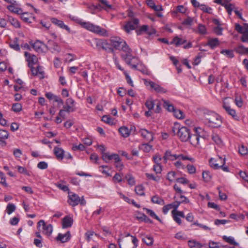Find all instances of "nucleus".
<instances>
[{
    "mask_svg": "<svg viewBox=\"0 0 248 248\" xmlns=\"http://www.w3.org/2000/svg\"><path fill=\"white\" fill-rule=\"evenodd\" d=\"M172 132L177 135L180 140L182 142H186L189 139L190 131V129L186 126L179 127L178 124H175V127L172 129Z\"/></svg>",
    "mask_w": 248,
    "mask_h": 248,
    "instance_id": "nucleus-2",
    "label": "nucleus"
},
{
    "mask_svg": "<svg viewBox=\"0 0 248 248\" xmlns=\"http://www.w3.org/2000/svg\"><path fill=\"white\" fill-rule=\"evenodd\" d=\"M53 152L58 159L62 160L64 157V151L60 147H55Z\"/></svg>",
    "mask_w": 248,
    "mask_h": 248,
    "instance_id": "nucleus-21",
    "label": "nucleus"
},
{
    "mask_svg": "<svg viewBox=\"0 0 248 248\" xmlns=\"http://www.w3.org/2000/svg\"><path fill=\"white\" fill-rule=\"evenodd\" d=\"M71 238V234L69 231L67 232L65 234L59 233L56 237V240L60 241L62 243L68 242Z\"/></svg>",
    "mask_w": 248,
    "mask_h": 248,
    "instance_id": "nucleus-19",
    "label": "nucleus"
},
{
    "mask_svg": "<svg viewBox=\"0 0 248 248\" xmlns=\"http://www.w3.org/2000/svg\"><path fill=\"white\" fill-rule=\"evenodd\" d=\"M209 163L211 167L215 170L220 168L225 164V158L220 156H218L217 159L211 158L209 160Z\"/></svg>",
    "mask_w": 248,
    "mask_h": 248,
    "instance_id": "nucleus-7",
    "label": "nucleus"
},
{
    "mask_svg": "<svg viewBox=\"0 0 248 248\" xmlns=\"http://www.w3.org/2000/svg\"><path fill=\"white\" fill-rule=\"evenodd\" d=\"M80 24L82 27L87 30L96 34L105 35L107 33V31L105 29H102L100 27L94 25L90 22L81 21Z\"/></svg>",
    "mask_w": 248,
    "mask_h": 248,
    "instance_id": "nucleus-5",
    "label": "nucleus"
},
{
    "mask_svg": "<svg viewBox=\"0 0 248 248\" xmlns=\"http://www.w3.org/2000/svg\"><path fill=\"white\" fill-rule=\"evenodd\" d=\"M135 191L137 194L140 196H143L144 193V188L141 185H139L135 186Z\"/></svg>",
    "mask_w": 248,
    "mask_h": 248,
    "instance_id": "nucleus-36",
    "label": "nucleus"
},
{
    "mask_svg": "<svg viewBox=\"0 0 248 248\" xmlns=\"http://www.w3.org/2000/svg\"><path fill=\"white\" fill-rule=\"evenodd\" d=\"M230 222V220L216 219L214 221V224L217 226H219L220 225H224L226 223H229Z\"/></svg>",
    "mask_w": 248,
    "mask_h": 248,
    "instance_id": "nucleus-55",
    "label": "nucleus"
},
{
    "mask_svg": "<svg viewBox=\"0 0 248 248\" xmlns=\"http://www.w3.org/2000/svg\"><path fill=\"white\" fill-rule=\"evenodd\" d=\"M139 20L136 18H133L126 22L122 29L127 33H130L131 31L135 30L139 24Z\"/></svg>",
    "mask_w": 248,
    "mask_h": 248,
    "instance_id": "nucleus-6",
    "label": "nucleus"
},
{
    "mask_svg": "<svg viewBox=\"0 0 248 248\" xmlns=\"http://www.w3.org/2000/svg\"><path fill=\"white\" fill-rule=\"evenodd\" d=\"M12 109L15 112H20L22 110V105L18 103L13 104Z\"/></svg>",
    "mask_w": 248,
    "mask_h": 248,
    "instance_id": "nucleus-46",
    "label": "nucleus"
},
{
    "mask_svg": "<svg viewBox=\"0 0 248 248\" xmlns=\"http://www.w3.org/2000/svg\"><path fill=\"white\" fill-rule=\"evenodd\" d=\"M178 159H182L183 160H188L192 162H194L195 161L194 158L192 157H190L186 155H184L183 154H180L177 155Z\"/></svg>",
    "mask_w": 248,
    "mask_h": 248,
    "instance_id": "nucleus-57",
    "label": "nucleus"
},
{
    "mask_svg": "<svg viewBox=\"0 0 248 248\" xmlns=\"http://www.w3.org/2000/svg\"><path fill=\"white\" fill-rule=\"evenodd\" d=\"M51 22L54 24L57 25L61 29L65 30L68 33H71V30L70 28L65 25L63 22L62 20H59L56 18H52L51 19Z\"/></svg>",
    "mask_w": 248,
    "mask_h": 248,
    "instance_id": "nucleus-14",
    "label": "nucleus"
},
{
    "mask_svg": "<svg viewBox=\"0 0 248 248\" xmlns=\"http://www.w3.org/2000/svg\"><path fill=\"white\" fill-rule=\"evenodd\" d=\"M145 84L146 86H150L152 89L154 90L158 93H164L167 92V90L161 86L152 81H145Z\"/></svg>",
    "mask_w": 248,
    "mask_h": 248,
    "instance_id": "nucleus-9",
    "label": "nucleus"
},
{
    "mask_svg": "<svg viewBox=\"0 0 248 248\" xmlns=\"http://www.w3.org/2000/svg\"><path fill=\"white\" fill-rule=\"evenodd\" d=\"M110 41L111 46L114 47V49L122 50L125 53L132 51L131 49L127 45L126 42L120 37H112Z\"/></svg>",
    "mask_w": 248,
    "mask_h": 248,
    "instance_id": "nucleus-1",
    "label": "nucleus"
},
{
    "mask_svg": "<svg viewBox=\"0 0 248 248\" xmlns=\"http://www.w3.org/2000/svg\"><path fill=\"white\" fill-rule=\"evenodd\" d=\"M125 178L126 179L128 184L130 186H134L135 184V179L131 174L126 175Z\"/></svg>",
    "mask_w": 248,
    "mask_h": 248,
    "instance_id": "nucleus-44",
    "label": "nucleus"
},
{
    "mask_svg": "<svg viewBox=\"0 0 248 248\" xmlns=\"http://www.w3.org/2000/svg\"><path fill=\"white\" fill-rule=\"evenodd\" d=\"M123 173H116L113 177L114 182L120 183L122 181Z\"/></svg>",
    "mask_w": 248,
    "mask_h": 248,
    "instance_id": "nucleus-51",
    "label": "nucleus"
},
{
    "mask_svg": "<svg viewBox=\"0 0 248 248\" xmlns=\"http://www.w3.org/2000/svg\"><path fill=\"white\" fill-rule=\"evenodd\" d=\"M131 52H126L125 54H122L121 57L132 68L137 70L140 61L137 57L131 55Z\"/></svg>",
    "mask_w": 248,
    "mask_h": 248,
    "instance_id": "nucleus-4",
    "label": "nucleus"
},
{
    "mask_svg": "<svg viewBox=\"0 0 248 248\" xmlns=\"http://www.w3.org/2000/svg\"><path fill=\"white\" fill-rule=\"evenodd\" d=\"M163 107L166 108L169 111L174 112L176 108L170 103L169 101L164 100Z\"/></svg>",
    "mask_w": 248,
    "mask_h": 248,
    "instance_id": "nucleus-32",
    "label": "nucleus"
},
{
    "mask_svg": "<svg viewBox=\"0 0 248 248\" xmlns=\"http://www.w3.org/2000/svg\"><path fill=\"white\" fill-rule=\"evenodd\" d=\"M65 181L61 180L57 182L55 185L60 189L62 190L64 192H68V193L69 194L70 191L69 188L68 186L65 185Z\"/></svg>",
    "mask_w": 248,
    "mask_h": 248,
    "instance_id": "nucleus-26",
    "label": "nucleus"
},
{
    "mask_svg": "<svg viewBox=\"0 0 248 248\" xmlns=\"http://www.w3.org/2000/svg\"><path fill=\"white\" fill-rule=\"evenodd\" d=\"M145 105L149 110H152L155 107L154 101L153 99H148L146 100Z\"/></svg>",
    "mask_w": 248,
    "mask_h": 248,
    "instance_id": "nucleus-41",
    "label": "nucleus"
},
{
    "mask_svg": "<svg viewBox=\"0 0 248 248\" xmlns=\"http://www.w3.org/2000/svg\"><path fill=\"white\" fill-rule=\"evenodd\" d=\"M143 210L146 211V213L148 214L149 216H150L151 217L156 219V220L159 221L161 222V219L159 218V217L156 216V215L155 214V213L151 209L144 208H143Z\"/></svg>",
    "mask_w": 248,
    "mask_h": 248,
    "instance_id": "nucleus-37",
    "label": "nucleus"
},
{
    "mask_svg": "<svg viewBox=\"0 0 248 248\" xmlns=\"http://www.w3.org/2000/svg\"><path fill=\"white\" fill-rule=\"evenodd\" d=\"M174 116L179 119H184L185 117V115L183 112V111L180 109H175L173 112Z\"/></svg>",
    "mask_w": 248,
    "mask_h": 248,
    "instance_id": "nucleus-38",
    "label": "nucleus"
},
{
    "mask_svg": "<svg viewBox=\"0 0 248 248\" xmlns=\"http://www.w3.org/2000/svg\"><path fill=\"white\" fill-rule=\"evenodd\" d=\"M119 131L121 135L124 138L128 137L130 135V131L125 126H122L119 129Z\"/></svg>",
    "mask_w": 248,
    "mask_h": 248,
    "instance_id": "nucleus-31",
    "label": "nucleus"
},
{
    "mask_svg": "<svg viewBox=\"0 0 248 248\" xmlns=\"http://www.w3.org/2000/svg\"><path fill=\"white\" fill-rule=\"evenodd\" d=\"M176 173L174 171H170L167 173V179L170 182H173L175 179Z\"/></svg>",
    "mask_w": 248,
    "mask_h": 248,
    "instance_id": "nucleus-54",
    "label": "nucleus"
},
{
    "mask_svg": "<svg viewBox=\"0 0 248 248\" xmlns=\"http://www.w3.org/2000/svg\"><path fill=\"white\" fill-rule=\"evenodd\" d=\"M15 4H11L7 6V9L11 12L20 15L22 13V10L21 8L16 7Z\"/></svg>",
    "mask_w": 248,
    "mask_h": 248,
    "instance_id": "nucleus-27",
    "label": "nucleus"
},
{
    "mask_svg": "<svg viewBox=\"0 0 248 248\" xmlns=\"http://www.w3.org/2000/svg\"><path fill=\"white\" fill-rule=\"evenodd\" d=\"M99 2L104 5L103 6L104 9L107 10L111 8V5L108 4L107 0H99Z\"/></svg>",
    "mask_w": 248,
    "mask_h": 248,
    "instance_id": "nucleus-60",
    "label": "nucleus"
},
{
    "mask_svg": "<svg viewBox=\"0 0 248 248\" xmlns=\"http://www.w3.org/2000/svg\"><path fill=\"white\" fill-rule=\"evenodd\" d=\"M141 136L148 142H151L153 140L154 137L153 133L151 132L148 131L145 129H142L140 130Z\"/></svg>",
    "mask_w": 248,
    "mask_h": 248,
    "instance_id": "nucleus-15",
    "label": "nucleus"
},
{
    "mask_svg": "<svg viewBox=\"0 0 248 248\" xmlns=\"http://www.w3.org/2000/svg\"><path fill=\"white\" fill-rule=\"evenodd\" d=\"M222 5L223 6L225 9H226L229 15H231V13L232 10H234L235 5L232 3H229L227 1H224L222 4Z\"/></svg>",
    "mask_w": 248,
    "mask_h": 248,
    "instance_id": "nucleus-29",
    "label": "nucleus"
},
{
    "mask_svg": "<svg viewBox=\"0 0 248 248\" xmlns=\"http://www.w3.org/2000/svg\"><path fill=\"white\" fill-rule=\"evenodd\" d=\"M241 40L242 42L248 43V30H246L243 32L241 37Z\"/></svg>",
    "mask_w": 248,
    "mask_h": 248,
    "instance_id": "nucleus-49",
    "label": "nucleus"
},
{
    "mask_svg": "<svg viewBox=\"0 0 248 248\" xmlns=\"http://www.w3.org/2000/svg\"><path fill=\"white\" fill-rule=\"evenodd\" d=\"M145 175L148 179L149 180H152L155 182H158L160 179V177L159 176H155L153 174L146 173H145Z\"/></svg>",
    "mask_w": 248,
    "mask_h": 248,
    "instance_id": "nucleus-39",
    "label": "nucleus"
},
{
    "mask_svg": "<svg viewBox=\"0 0 248 248\" xmlns=\"http://www.w3.org/2000/svg\"><path fill=\"white\" fill-rule=\"evenodd\" d=\"M140 237L142 241L148 246H152L153 245L154 239L151 234H140Z\"/></svg>",
    "mask_w": 248,
    "mask_h": 248,
    "instance_id": "nucleus-13",
    "label": "nucleus"
},
{
    "mask_svg": "<svg viewBox=\"0 0 248 248\" xmlns=\"http://www.w3.org/2000/svg\"><path fill=\"white\" fill-rule=\"evenodd\" d=\"M104 212V209L101 207H99L98 209L93 212L92 215V217L95 218L99 215H101Z\"/></svg>",
    "mask_w": 248,
    "mask_h": 248,
    "instance_id": "nucleus-40",
    "label": "nucleus"
},
{
    "mask_svg": "<svg viewBox=\"0 0 248 248\" xmlns=\"http://www.w3.org/2000/svg\"><path fill=\"white\" fill-rule=\"evenodd\" d=\"M206 120L208 121L210 125L214 127H219L222 124L220 116L214 112H210L205 116Z\"/></svg>",
    "mask_w": 248,
    "mask_h": 248,
    "instance_id": "nucleus-3",
    "label": "nucleus"
},
{
    "mask_svg": "<svg viewBox=\"0 0 248 248\" xmlns=\"http://www.w3.org/2000/svg\"><path fill=\"white\" fill-rule=\"evenodd\" d=\"M80 202V197L78 195L70 192L68 195V202L72 206L78 205Z\"/></svg>",
    "mask_w": 248,
    "mask_h": 248,
    "instance_id": "nucleus-11",
    "label": "nucleus"
},
{
    "mask_svg": "<svg viewBox=\"0 0 248 248\" xmlns=\"http://www.w3.org/2000/svg\"><path fill=\"white\" fill-rule=\"evenodd\" d=\"M177 155L172 154L170 150H167L165 153L163 157V160L164 163H166L168 160L174 161L178 159Z\"/></svg>",
    "mask_w": 248,
    "mask_h": 248,
    "instance_id": "nucleus-18",
    "label": "nucleus"
},
{
    "mask_svg": "<svg viewBox=\"0 0 248 248\" xmlns=\"http://www.w3.org/2000/svg\"><path fill=\"white\" fill-rule=\"evenodd\" d=\"M171 214L174 220L178 224H181L182 221L180 217H185L184 212L173 210L171 211Z\"/></svg>",
    "mask_w": 248,
    "mask_h": 248,
    "instance_id": "nucleus-12",
    "label": "nucleus"
},
{
    "mask_svg": "<svg viewBox=\"0 0 248 248\" xmlns=\"http://www.w3.org/2000/svg\"><path fill=\"white\" fill-rule=\"evenodd\" d=\"M84 4L88 8V12L92 14H95L96 13V11L95 10V5L93 4H88L87 3H85Z\"/></svg>",
    "mask_w": 248,
    "mask_h": 248,
    "instance_id": "nucleus-43",
    "label": "nucleus"
},
{
    "mask_svg": "<svg viewBox=\"0 0 248 248\" xmlns=\"http://www.w3.org/2000/svg\"><path fill=\"white\" fill-rule=\"evenodd\" d=\"M9 21L11 24L16 28H19L20 27V24L19 21L15 18H9Z\"/></svg>",
    "mask_w": 248,
    "mask_h": 248,
    "instance_id": "nucleus-53",
    "label": "nucleus"
},
{
    "mask_svg": "<svg viewBox=\"0 0 248 248\" xmlns=\"http://www.w3.org/2000/svg\"><path fill=\"white\" fill-rule=\"evenodd\" d=\"M219 41L217 38H209L207 44V45H208L210 48L212 49L219 46Z\"/></svg>",
    "mask_w": 248,
    "mask_h": 248,
    "instance_id": "nucleus-23",
    "label": "nucleus"
},
{
    "mask_svg": "<svg viewBox=\"0 0 248 248\" xmlns=\"http://www.w3.org/2000/svg\"><path fill=\"white\" fill-rule=\"evenodd\" d=\"M111 44H109L107 41H106L102 49L107 52L113 53L114 55H115L114 47L113 46L111 47Z\"/></svg>",
    "mask_w": 248,
    "mask_h": 248,
    "instance_id": "nucleus-33",
    "label": "nucleus"
},
{
    "mask_svg": "<svg viewBox=\"0 0 248 248\" xmlns=\"http://www.w3.org/2000/svg\"><path fill=\"white\" fill-rule=\"evenodd\" d=\"M195 31L200 35H205L207 33V28L205 25L202 24H199L197 30Z\"/></svg>",
    "mask_w": 248,
    "mask_h": 248,
    "instance_id": "nucleus-28",
    "label": "nucleus"
},
{
    "mask_svg": "<svg viewBox=\"0 0 248 248\" xmlns=\"http://www.w3.org/2000/svg\"><path fill=\"white\" fill-rule=\"evenodd\" d=\"M239 152L242 155H247L248 153L247 147L243 145H242L239 148Z\"/></svg>",
    "mask_w": 248,
    "mask_h": 248,
    "instance_id": "nucleus-61",
    "label": "nucleus"
},
{
    "mask_svg": "<svg viewBox=\"0 0 248 248\" xmlns=\"http://www.w3.org/2000/svg\"><path fill=\"white\" fill-rule=\"evenodd\" d=\"M32 47L33 49L37 52H42L43 49L42 46H44L45 47H46V45L44 44L43 42L41 41L37 40L35 41L33 44L32 45Z\"/></svg>",
    "mask_w": 248,
    "mask_h": 248,
    "instance_id": "nucleus-24",
    "label": "nucleus"
},
{
    "mask_svg": "<svg viewBox=\"0 0 248 248\" xmlns=\"http://www.w3.org/2000/svg\"><path fill=\"white\" fill-rule=\"evenodd\" d=\"M200 136L195 134H191L190 133L188 140L190 144L194 147H196L199 144Z\"/></svg>",
    "mask_w": 248,
    "mask_h": 248,
    "instance_id": "nucleus-22",
    "label": "nucleus"
},
{
    "mask_svg": "<svg viewBox=\"0 0 248 248\" xmlns=\"http://www.w3.org/2000/svg\"><path fill=\"white\" fill-rule=\"evenodd\" d=\"M42 227L43 233L47 236L51 235L53 231L52 225L46 224L44 220H40L37 223V227Z\"/></svg>",
    "mask_w": 248,
    "mask_h": 248,
    "instance_id": "nucleus-8",
    "label": "nucleus"
},
{
    "mask_svg": "<svg viewBox=\"0 0 248 248\" xmlns=\"http://www.w3.org/2000/svg\"><path fill=\"white\" fill-rule=\"evenodd\" d=\"M25 56L27 58L29 67H31L34 64H36L38 62V59L37 57L34 55H31L30 53L27 52H25Z\"/></svg>",
    "mask_w": 248,
    "mask_h": 248,
    "instance_id": "nucleus-17",
    "label": "nucleus"
},
{
    "mask_svg": "<svg viewBox=\"0 0 248 248\" xmlns=\"http://www.w3.org/2000/svg\"><path fill=\"white\" fill-rule=\"evenodd\" d=\"M148 29V25H142L141 26L139 30L136 31V33L137 35H139L141 34L143 32H147V31Z\"/></svg>",
    "mask_w": 248,
    "mask_h": 248,
    "instance_id": "nucleus-47",
    "label": "nucleus"
},
{
    "mask_svg": "<svg viewBox=\"0 0 248 248\" xmlns=\"http://www.w3.org/2000/svg\"><path fill=\"white\" fill-rule=\"evenodd\" d=\"M115 161V167L118 170L121 171L123 170L124 168V165L123 163L121 161V159L120 156H119V160H114Z\"/></svg>",
    "mask_w": 248,
    "mask_h": 248,
    "instance_id": "nucleus-45",
    "label": "nucleus"
},
{
    "mask_svg": "<svg viewBox=\"0 0 248 248\" xmlns=\"http://www.w3.org/2000/svg\"><path fill=\"white\" fill-rule=\"evenodd\" d=\"M186 42V40L181 38L177 36L173 38L172 41L170 42V44H174L176 46H178Z\"/></svg>",
    "mask_w": 248,
    "mask_h": 248,
    "instance_id": "nucleus-25",
    "label": "nucleus"
},
{
    "mask_svg": "<svg viewBox=\"0 0 248 248\" xmlns=\"http://www.w3.org/2000/svg\"><path fill=\"white\" fill-rule=\"evenodd\" d=\"M73 223V219L68 216H65L62 219V226L63 228L71 227Z\"/></svg>",
    "mask_w": 248,
    "mask_h": 248,
    "instance_id": "nucleus-20",
    "label": "nucleus"
},
{
    "mask_svg": "<svg viewBox=\"0 0 248 248\" xmlns=\"http://www.w3.org/2000/svg\"><path fill=\"white\" fill-rule=\"evenodd\" d=\"M16 210V206L13 203H9L6 207V212L8 215H10Z\"/></svg>",
    "mask_w": 248,
    "mask_h": 248,
    "instance_id": "nucleus-48",
    "label": "nucleus"
},
{
    "mask_svg": "<svg viewBox=\"0 0 248 248\" xmlns=\"http://www.w3.org/2000/svg\"><path fill=\"white\" fill-rule=\"evenodd\" d=\"M223 28L220 26H217L214 28V31L217 35H220L222 34Z\"/></svg>",
    "mask_w": 248,
    "mask_h": 248,
    "instance_id": "nucleus-64",
    "label": "nucleus"
},
{
    "mask_svg": "<svg viewBox=\"0 0 248 248\" xmlns=\"http://www.w3.org/2000/svg\"><path fill=\"white\" fill-rule=\"evenodd\" d=\"M222 107L226 112L231 116L234 120L237 121H239L240 117L237 115L235 110L232 108L226 102L224 101L223 102Z\"/></svg>",
    "mask_w": 248,
    "mask_h": 248,
    "instance_id": "nucleus-10",
    "label": "nucleus"
},
{
    "mask_svg": "<svg viewBox=\"0 0 248 248\" xmlns=\"http://www.w3.org/2000/svg\"><path fill=\"white\" fill-rule=\"evenodd\" d=\"M202 178L205 182H209L211 179V176L209 171H203L202 172Z\"/></svg>",
    "mask_w": 248,
    "mask_h": 248,
    "instance_id": "nucleus-56",
    "label": "nucleus"
},
{
    "mask_svg": "<svg viewBox=\"0 0 248 248\" xmlns=\"http://www.w3.org/2000/svg\"><path fill=\"white\" fill-rule=\"evenodd\" d=\"M222 238L225 242L229 243L231 245H233L234 246L238 245V243L235 242L234 238L232 236H227L226 235H224Z\"/></svg>",
    "mask_w": 248,
    "mask_h": 248,
    "instance_id": "nucleus-34",
    "label": "nucleus"
},
{
    "mask_svg": "<svg viewBox=\"0 0 248 248\" xmlns=\"http://www.w3.org/2000/svg\"><path fill=\"white\" fill-rule=\"evenodd\" d=\"M151 202L154 203H156L162 205L165 204L164 200L158 197L157 195H155L153 196L151 198Z\"/></svg>",
    "mask_w": 248,
    "mask_h": 248,
    "instance_id": "nucleus-30",
    "label": "nucleus"
},
{
    "mask_svg": "<svg viewBox=\"0 0 248 248\" xmlns=\"http://www.w3.org/2000/svg\"><path fill=\"white\" fill-rule=\"evenodd\" d=\"M140 149L142 150L144 152L149 153L152 148V146L148 143H143L139 147Z\"/></svg>",
    "mask_w": 248,
    "mask_h": 248,
    "instance_id": "nucleus-35",
    "label": "nucleus"
},
{
    "mask_svg": "<svg viewBox=\"0 0 248 248\" xmlns=\"http://www.w3.org/2000/svg\"><path fill=\"white\" fill-rule=\"evenodd\" d=\"M212 139L217 144L219 145L222 143V140L220 138L218 135L216 134H213L212 135Z\"/></svg>",
    "mask_w": 248,
    "mask_h": 248,
    "instance_id": "nucleus-58",
    "label": "nucleus"
},
{
    "mask_svg": "<svg viewBox=\"0 0 248 248\" xmlns=\"http://www.w3.org/2000/svg\"><path fill=\"white\" fill-rule=\"evenodd\" d=\"M11 48L14 49L16 51H19L20 50L19 45L18 44L17 41L12 42L9 45Z\"/></svg>",
    "mask_w": 248,
    "mask_h": 248,
    "instance_id": "nucleus-59",
    "label": "nucleus"
},
{
    "mask_svg": "<svg viewBox=\"0 0 248 248\" xmlns=\"http://www.w3.org/2000/svg\"><path fill=\"white\" fill-rule=\"evenodd\" d=\"M102 121L104 123L112 124L113 123V120L109 116L105 115L102 117Z\"/></svg>",
    "mask_w": 248,
    "mask_h": 248,
    "instance_id": "nucleus-50",
    "label": "nucleus"
},
{
    "mask_svg": "<svg viewBox=\"0 0 248 248\" xmlns=\"http://www.w3.org/2000/svg\"><path fill=\"white\" fill-rule=\"evenodd\" d=\"M221 53L224 54L229 58H232L234 57L233 52L232 50L224 49L221 51Z\"/></svg>",
    "mask_w": 248,
    "mask_h": 248,
    "instance_id": "nucleus-42",
    "label": "nucleus"
},
{
    "mask_svg": "<svg viewBox=\"0 0 248 248\" xmlns=\"http://www.w3.org/2000/svg\"><path fill=\"white\" fill-rule=\"evenodd\" d=\"M9 133L7 131L0 129V139L6 140L9 137Z\"/></svg>",
    "mask_w": 248,
    "mask_h": 248,
    "instance_id": "nucleus-52",
    "label": "nucleus"
},
{
    "mask_svg": "<svg viewBox=\"0 0 248 248\" xmlns=\"http://www.w3.org/2000/svg\"><path fill=\"white\" fill-rule=\"evenodd\" d=\"M102 158L105 162L108 163L112 159L117 161L119 160V155L116 154L110 155L108 153H106L102 154Z\"/></svg>",
    "mask_w": 248,
    "mask_h": 248,
    "instance_id": "nucleus-16",
    "label": "nucleus"
},
{
    "mask_svg": "<svg viewBox=\"0 0 248 248\" xmlns=\"http://www.w3.org/2000/svg\"><path fill=\"white\" fill-rule=\"evenodd\" d=\"M37 167L41 170H45L47 168L48 164L45 161H41L38 163Z\"/></svg>",
    "mask_w": 248,
    "mask_h": 248,
    "instance_id": "nucleus-62",
    "label": "nucleus"
},
{
    "mask_svg": "<svg viewBox=\"0 0 248 248\" xmlns=\"http://www.w3.org/2000/svg\"><path fill=\"white\" fill-rule=\"evenodd\" d=\"M235 103L236 105L239 108H240L242 106L243 102L242 99L240 96H236L235 98Z\"/></svg>",
    "mask_w": 248,
    "mask_h": 248,
    "instance_id": "nucleus-63",
    "label": "nucleus"
}]
</instances>
